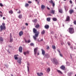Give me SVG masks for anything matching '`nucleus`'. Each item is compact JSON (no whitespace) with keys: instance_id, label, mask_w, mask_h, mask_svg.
I'll use <instances>...</instances> for the list:
<instances>
[{"instance_id":"f257e3e1","label":"nucleus","mask_w":76,"mask_h":76,"mask_svg":"<svg viewBox=\"0 0 76 76\" xmlns=\"http://www.w3.org/2000/svg\"><path fill=\"white\" fill-rule=\"evenodd\" d=\"M33 31L34 33L35 34V36H33V37L35 40H36L37 38V37L39 34V32L38 31H37V30L35 28H33Z\"/></svg>"},{"instance_id":"f03ea898","label":"nucleus","mask_w":76,"mask_h":76,"mask_svg":"<svg viewBox=\"0 0 76 76\" xmlns=\"http://www.w3.org/2000/svg\"><path fill=\"white\" fill-rule=\"evenodd\" d=\"M2 25L3 26L1 25L0 26V31H2L3 30H5L6 29V26H5V23H2Z\"/></svg>"},{"instance_id":"7ed1b4c3","label":"nucleus","mask_w":76,"mask_h":76,"mask_svg":"<svg viewBox=\"0 0 76 76\" xmlns=\"http://www.w3.org/2000/svg\"><path fill=\"white\" fill-rule=\"evenodd\" d=\"M69 32L71 34L74 33V29L73 28L70 27L69 28Z\"/></svg>"},{"instance_id":"20e7f679","label":"nucleus","mask_w":76,"mask_h":76,"mask_svg":"<svg viewBox=\"0 0 76 76\" xmlns=\"http://www.w3.org/2000/svg\"><path fill=\"white\" fill-rule=\"evenodd\" d=\"M53 62L56 64H58V62L57 61V59L55 58H53Z\"/></svg>"},{"instance_id":"39448f33","label":"nucleus","mask_w":76,"mask_h":76,"mask_svg":"<svg viewBox=\"0 0 76 76\" xmlns=\"http://www.w3.org/2000/svg\"><path fill=\"white\" fill-rule=\"evenodd\" d=\"M49 3H50L51 4H52L53 7H54L55 6V2H53L52 0H50V1H49Z\"/></svg>"},{"instance_id":"423d86ee","label":"nucleus","mask_w":76,"mask_h":76,"mask_svg":"<svg viewBox=\"0 0 76 76\" xmlns=\"http://www.w3.org/2000/svg\"><path fill=\"white\" fill-rule=\"evenodd\" d=\"M60 68L63 70H64L65 69V67L64 65H62L60 67Z\"/></svg>"},{"instance_id":"0eeeda50","label":"nucleus","mask_w":76,"mask_h":76,"mask_svg":"<svg viewBox=\"0 0 76 76\" xmlns=\"http://www.w3.org/2000/svg\"><path fill=\"white\" fill-rule=\"evenodd\" d=\"M37 50H38L37 48H36L34 49V54H35V55H36Z\"/></svg>"},{"instance_id":"6e6552de","label":"nucleus","mask_w":76,"mask_h":76,"mask_svg":"<svg viewBox=\"0 0 76 76\" xmlns=\"http://www.w3.org/2000/svg\"><path fill=\"white\" fill-rule=\"evenodd\" d=\"M37 74L38 76H42V75H43V73L42 72L40 73H37Z\"/></svg>"},{"instance_id":"1a4fd4ad","label":"nucleus","mask_w":76,"mask_h":76,"mask_svg":"<svg viewBox=\"0 0 76 76\" xmlns=\"http://www.w3.org/2000/svg\"><path fill=\"white\" fill-rule=\"evenodd\" d=\"M23 35V31H21L19 32V36L20 37L22 36V35Z\"/></svg>"},{"instance_id":"9d476101","label":"nucleus","mask_w":76,"mask_h":76,"mask_svg":"<svg viewBox=\"0 0 76 76\" xmlns=\"http://www.w3.org/2000/svg\"><path fill=\"white\" fill-rule=\"evenodd\" d=\"M18 55H15L14 56V57L15 60H18Z\"/></svg>"},{"instance_id":"9b49d317","label":"nucleus","mask_w":76,"mask_h":76,"mask_svg":"<svg viewBox=\"0 0 76 76\" xmlns=\"http://www.w3.org/2000/svg\"><path fill=\"white\" fill-rule=\"evenodd\" d=\"M70 20V18L69 16H67L66 17V21H69Z\"/></svg>"},{"instance_id":"f8f14e48","label":"nucleus","mask_w":76,"mask_h":76,"mask_svg":"<svg viewBox=\"0 0 76 76\" xmlns=\"http://www.w3.org/2000/svg\"><path fill=\"white\" fill-rule=\"evenodd\" d=\"M49 27V26L48 25H46L45 26V28L46 29H48Z\"/></svg>"},{"instance_id":"ddd939ff","label":"nucleus","mask_w":76,"mask_h":76,"mask_svg":"<svg viewBox=\"0 0 76 76\" xmlns=\"http://www.w3.org/2000/svg\"><path fill=\"white\" fill-rule=\"evenodd\" d=\"M19 52L21 53L22 52V47H20L19 48Z\"/></svg>"},{"instance_id":"4468645a","label":"nucleus","mask_w":76,"mask_h":76,"mask_svg":"<svg viewBox=\"0 0 76 76\" xmlns=\"http://www.w3.org/2000/svg\"><path fill=\"white\" fill-rule=\"evenodd\" d=\"M55 10H51L50 12V13H52L53 14H54Z\"/></svg>"},{"instance_id":"2eb2a0df","label":"nucleus","mask_w":76,"mask_h":76,"mask_svg":"<svg viewBox=\"0 0 76 76\" xmlns=\"http://www.w3.org/2000/svg\"><path fill=\"white\" fill-rule=\"evenodd\" d=\"M57 51H58V52H59V55H60V56H61V57H63V55L61 54V52L59 50H57Z\"/></svg>"},{"instance_id":"dca6fc26","label":"nucleus","mask_w":76,"mask_h":76,"mask_svg":"<svg viewBox=\"0 0 76 76\" xmlns=\"http://www.w3.org/2000/svg\"><path fill=\"white\" fill-rule=\"evenodd\" d=\"M41 50L42 51V54L43 55H45V52L44 50L43 49H42Z\"/></svg>"},{"instance_id":"f3484780","label":"nucleus","mask_w":76,"mask_h":76,"mask_svg":"<svg viewBox=\"0 0 76 76\" xmlns=\"http://www.w3.org/2000/svg\"><path fill=\"white\" fill-rule=\"evenodd\" d=\"M45 7V6L44 5H42L41 6V8L42 9H44Z\"/></svg>"},{"instance_id":"a211bd4d","label":"nucleus","mask_w":76,"mask_h":76,"mask_svg":"<svg viewBox=\"0 0 76 76\" xmlns=\"http://www.w3.org/2000/svg\"><path fill=\"white\" fill-rule=\"evenodd\" d=\"M45 57L48 58L50 57V56L47 53H46L45 55Z\"/></svg>"},{"instance_id":"6ab92c4d","label":"nucleus","mask_w":76,"mask_h":76,"mask_svg":"<svg viewBox=\"0 0 76 76\" xmlns=\"http://www.w3.org/2000/svg\"><path fill=\"white\" fill-rule=\"evenodd\" d=\"M4 40V39H3V37H0V41H1V42H3Z\"/></svg>"},{"instance_id":"aec40b11","label":"nucleus","mask_w":76,"mask_h":76,"mask_svg":"<svg viewBox=\"0 0 76 76\" xmlns=\"http://www.w3.org/2000/svg\"><path fill=\"white\" fill-rule=\"evenodd\" d=\"M51 18H50L49 17L47 18V20L48 22H50V20Z\"/></svg>"},{"instance_id":"412c9836","label":"nucleus","mask_w":76,"mask_h":76,"mask_svg":"<svg viewBox=\"0 0 76 76\" xmlns=\"http://www.w3.org/2000/svg\"><path fill=\"white\" fill-rule=\"evenodd\" d=\"M37 21V19H34L33 20V22L34 23H36Z\"/></svg>"},{"instance_id":"4be33fe9","label":"nucleus","mask_w":76,"mask_h":76,"mask_svg":"<svg viewBox=\"0 0 76 76\" xmlns=\"http://www.w3.org/2000/svg\"><path fill=\"white\" fill-rule=\"evenodd\" d=\"M39 27V24H37L36 25V26H35V27L36 28H38Z\"/></svg>"},{"instance_id":"5701e85b","label":"nucleus","mask_w":76,"mask_h":76,"mask_svg":"<svg viewBox=\"0 0 76 76\" xmlns=\"http://www.w3.org/2000/svg\"><path fill=\"white\" fill-rule=\"evenodd\" d=\"M53 20L54 21H56L57 20V19L56 18H53Z\"/></svg>"},{"instance_id":"b1692460","label":"nucleus","mask_w":76,"mask_h":76,"mask_svg":"<svg viewBox=\"0 0 76 76\" xmlns=\"http://www.w3.org/2000/svg\"><path fill=\"white\" fill-rule=\"evenodd\" d=\"M69 12L71 14H72V13H74V11L73 10H70L69 11Z\"/></svg>"},{"instance_id":"393cba45","label":"nucleus","mask_w":76,"mask_h":76,"mask_svg":"<svg viewBox=\"0 0 76 76\" xmlns=\"http://www.w3.org/2000/svg\"><path fill=\"white\" fill-rule=\"evenodd\" d=\"M57 72L58 73H61V74H62V72L60 70H57Z\"/></svg>"},{"instance_id":"a878e982","label":"nucleus","mask_w":76,"mask_h":76,"mask_svg":"<svg viewBox=\"0 0 76 76\" xmlns=\"http://www.w3.org/2000/svg\"><path fill=\"white\" fill-rule=\"evenodd\" d=\"M45 33V31L44 30H43L41 32V34H44Z\"/></svg>"},{"instance_id":"bb28decb","label":"nucleus","mask_w":76,"mask_h":76,"mask_svg":"<svg viewBox=\"0 0 76 76\" xmlns=\"http://www.w3.org/2000/svg\"><path fill=\"white\" fill-rule=\"evenodd\" d=\"M9 13H11V14H12V13H13V11L12 10L9 11Z\"/></svg>"},{"instance_id":"cd10ccee","label":"nucleus","mask_w":76,"mask_h":76,"mask_svg":"<svg viewBox=\"0 0 76 76\" xmlns=\"http://www.w3.org/2000/svg\"><path fill=\"white\" fill-rule=\"evenodd\" d=\"M25 7H28V6H29V4H28V3H26V4H25Z\"/></svg>"},{"instance_id":"c85d7f7f","label":"nucleus","mask_w":76,"mask_h":76,"mask_svg":"<svg viewBox=\"0 0 76 76\" xmlns=\"http://www.w3.org/2000/svg\"><path fill=\"white\" fill-rule=\"evenodd\" d=\"M59 13H63V11L62 10H59Z\"/></svg>"},{"instance_id":"c756f323","label":"nucleus","mask_w":76,"mask_h":76,"mask_svg":"<svg viewBox=\"0 0 76 76\" xmlns=\"http://www.w3.org/2000/svg\"><path fill=\"white\" fill-rule=\"evenodd\" d=\"M47 71L48 72H49L50 71V68L49 67L47 69Z\"/></svg>"},{"instance_id":"7c9ffc66","label":"nucleus","mask_w":76,"mask_h":76,"mask_svg":"<svg viewBox=\"0 0 76 76\" xmlns=\"http://www.w3.org/2000/svg\"><path fill=\"white\" fill-rule=\"evenodd\" d=\"M52 48H53V49H55L56 48V46H55V45H52Z\"/></svg>"},{"instance_id":"2f4dec72","label":"nucleus","mask_w":76,"mask_h":76,"mask_svg":"<svg viewBox=\"0 0 76 76\" xmlns=\"http://www.w3.org/2000/svg\"><path fill=\"white\" fill-rule=\"evenodd\" d=\"M10 42H13V39L12 38H10Z\"/></svg>"},{"instance_id":"473e14b6","label":"nucleus","mask_w":76,"mask_h":76,"mask_svg":"<svg viewBox=\"0 0 76 76\" xmlns=\"http://www.w3.org/2000/svg\"><path fill=\"white\" fill-rule=\"evenodd\" d=\"M21 60H22V58H20V61H19V63L20 64H21L22 63V62L21 61Z\"/></svg>"},{"instance_id":"72a5a7b5","label":"nucleus","mask_w":76,"mask_h":76,"mask_svg":"<svg viewBox=\"0 0 76 76\" xmlns=\"http://www.w3.org/2000/svg\"><path fill=\"white\" fill-rule=\"evenodd\" d=\"M67 65V66H69L70 63L69 62H66Z\"/></svg>"},{"instance_id":"f704fd0d","label":"nucleus","mask_w":76,"mask_h":76,"mask_svg":"<svg viewBox=\"0 0 76 76\" xmlns=\"http://www.w3.org/2000/svg\"><path fill=\"white\" fill-rule=\"evenodd\" d=\"M0 6L1 7H3L4 6V5H3L2 3H0Z\"/></svg>"},{"instance_id":"c9c22d12","label":"nucleus","mask_w":76,"mask_h":76,"mask_svg":"<svg viewBox=\"0 0 76 76\" xmlns=\"http://www.w3.org/2000/svg\"><path fill=\"white\" fill-rule=\"evenodd\" d=\"M19 18L20 19H21V18H22V15H20L19 16Z\"/></svg>"},{"instance_id":"e433bc0d","label":"nucleus","mask_w":76,"mask_h":76,"mask_svg":"<svg viewBox=\"0 0 76 76\" xmlns=\"http://www.w3.org/2000/svg\"><path fill=\"white\" fill-rule=\"evenodd\" d=\"M30 45L31 46H34V44L32 43H31Z\"/></svg>"},{"instance_id":"4c0bfd02","label":"nucleus","mask_w":76,"mask_h":76,"mask_svg":"<svg viewBox=\"0 0 76 76\" xmlns=\"http://www.w3.org/2000/svg\"><path fill=\"white\" fill-rule=\"evenodd\" d=\"M73 23L75 25H76V20H75L73 22Z\"/></svg>"},{"instance_id":"58836bf2","label":"nucleus","mask_w":76,"mask_h":76,"mask_svg":"<svg viewBox=\"0 0 76 76\" xmlns=\"http://www.w3.org/2000/svg\"><path fill=\"white\" fill-rule=\"evenodd\" d=\"M67 44H68V45L69 46H70V42H67Z\"/></svg>"},{"instance_id":"ea45409f","label":"nucleus","mask_w":76,"mask_h":76,"mask_svg":"<svg viewBox=\"0 0 76 76\" xmlns=\"http://www.w3.org/2000/svg\"><path fill=\"white\" fill-rule=\"evenodd\" d=\"M28 3H29L30 4H31V3H32V2L31 1H28Z\"/></svg>"},{"instance_id":"a19ab883","label":"nucleus","mask_w":76,"mask_h":76,"mask_svg":"<svg viewBox=\"0 0 76 76\" xmlns=\"http://www.w3.org/2000/svg\"><path fill=\"white\" fill-rule=\"evenodd\" d=\"M25 25L27 26H28V23H25Z\"/></svg>"},{"instance_id":"79ce46f5","label":"nucleus","mask_w":76,"mask_h":76,"mask_svg":"<svg viewBox=\"0 0 76 76\" xmlns=\"http://www.w3.org/2000/svg\"><path fill=\"white\" fill-rule=\"evenodd\" d=\"M69 2H70V3H71V4H72V2L71 0H70L69 1Z\"/></svg>"},{"instance_id":"37998d69","label":"nucleus","mask_w":76,"mask_h":76,"mask_svg":"<svg viewBox=\"0 0 76 76\" xmlns=\"http://www.w3.org/2000/svg\"><path fill=\"white\" fill-rule=\"evenodd\" d=\"M70 48H71V49L72 50H73V47H72V46H71V47H70Z\"/></svg>"},{"instance_id":"c03bdc74","label":"nucleus","mask_w":76,"mask_h":76,"mask_svg":"<svg viewBox=\"0 0 76 76\" xmlns=\"http://www.w3.org/2000/svg\"><path fill=\"white\" fill-rule=\"evenodd\" d=\"M47 50L49 49V46H48L47 47Z\"/></svg>"},{"instance_id":"a18cd8bd","label":"nucleus","mask_w":76,"mask_h":76,"mask_svg":"<svg viewBox=\"0 0 76 76\" xmlns=\"http://www.w3.org/2000/svg\"><path fill=\"white\" fill-rule=\"evenodd\" d=\"M31 42V41L30 40H28V43H30Z\"/></svg>"},{"instance_id":"49530a36","label":"nucleus","mask_w":76,"mask_h":76,"mask_svg":"<svg viewBox=\"0 0 76 76\" xmlns=\"http://www.w3.org/2000/svg\"><path fill=\"white\" fill-rule=\"evenodd\" d=\"M25 55H26V52H24L23 53Z\"/></svg>"},{"instance_id":"de8ad7c7","label":"nucleus","mask_w":76,"mask_h":76,"mask_svg":"<svg viewBox=\"0 0 76 76\" xmlns=\"http://www.w3.org/2000/svg\"><path fill=\"white\" fill-rule=\"evenodd\" d=\"M26 54H29V51H27L26 52Z\"/></svg>"},{"instance_id":"09e8293b","label":"nucleus","mask_w":76,"mask_h":76,"mask_svg":"<svg viewBox=\"0 0 76 76\" xmlns=\"http://www.w3.org/2000/svg\"><path fill=\"white\" fill-rule=\"evenodd\" d=\"M0 16H1V17H2L3 15L1 14H0Z\"/></svg>"},{"instance_id":"8fccbe9b","label":"nucleus","mask_w":76,"mask_h":76,"mask_svg":"<svg viewBox=\"0 0 76 76\" xmlns=\"http://www.w3.org/2000/svg\"><path fill=\"white\" fill-rule=\"evenodd\" d=\"M27 68H28V72H29V66H27Z\"/></svg>"},{"instance_id":"3c124183","label":"nucleus","mask_w":76,"mask_h":76,"mask_svg":"<svg viewBox=\"0 0 76 76\" xmlns=\"http://www.w3.org/2000/svg\"><path fill=\"white\" fill-rule=\"evenodd\" d=\"M10 38H12V34L11 33L10 34Z\"/></svg>"},{"instance_id":"603ef678","label":"nucleus","mask_w":76,"mask_h":76,"mask_svg":"<svg viewBox=\"0 0 76 76\" xmlns=\"http://www.w3.org/2000/svg\"><path fill=\"white\" fill-rule=\"evenodd\" d=\"M9 48H11V47H12V46H11L9 45Z\"/></svg>"},{"instance_id":"864d4df0","label":"nucleus","mask_w":76,"mask_h":76,"mask_svg":"<svg viewBox=\"0 0 76 76\" xmlns=\"http://www.w3.org/2000/svg\"><path fill=\"white\" fill-rule=\"evenodd\" d=\"M3 19H4V20L5 19H6V18H5V17H3Z\"/></svg>"},{"instance_id":"5fc2aeb1","label":"nucleus","mask_w":76,"mask_h":76,"mask_svg":"<svg viewBox=\"0 0 76 76\" xmlns=\"http://www.w3.org/2000/svg\"><path fill=\"white\" fill-rule=\"evenodd\" d=\"M17 62H18V63H19V60H17Z\"/></svg>"},{"instance_id":"6e6d98bb","label":"nucleus","mask_w":76,"mask_h":76,"mask_svg":"<svg viewBox=\"0 0 76 76\" xmlns=\"http://www.w3.org/2000/svg\"><path fill=\"white\" fill-rule=\"evenodd\" d=\"M48 16H51V14H48Z\"/></svg>"},{"instance_id":"4d7b16f0","label":"nucleus","mask_w":76,"mask_h":76,"mask_svg":"<svg viewBox=\"0 0 76 76\" xmlns=\"http://www.w3.org/2000/svg\"><path fill=\"white\" fill-rule=\"evenodd\" d=\"M25 42L26 43H27V41H26V39H25Z\"/></svg>"},{"instance_id":"13d9d810","label":"nucleus","mask_w":76,"mask_h":76,"mask_svg":"<svg viewBox=\"0 0 76 76\" xmlns=\"http://www.w3.org/2000/svg\"><path fill=\"white\" fill-rule=\"evenodd\" d=\"M47 9H48V10H49V9H50L48 7H47Z\"/></svg>"},{"instance_id":"bf43d9fd","label":"nucleus","mask_w":76,"mask_h":76,"mask_svg":"<svg viewBox=\"0 0 76 76\" xmlns=\"http://www.w3.org/2000/svg\"><path fill=\"white\" fill-rule=\"evenodd\" d=\"M36 2H37L38 1V0H34Z\"/></svg>"},{"instance_id":"052dcab7","label":"nucleus","mask_w":76,"mask_h":76,"mask_svg":"<svg viewBox=\"0 0 76 76\" xmlns=\"http://www.w3.org/2000/svg\"><path fill=\"white\" fill-rule=\"evenodd\" d=\"M43 41V39H42L40 40V41Z\"/></svg>"},{"instance_id":"680f3d73","label":"nucleus","mask_w":76,"mask_h":76,"mask_svg":"<svg viewBox=\"0 0 76 76\" xmlns=\"http://www.w3.org/2000/svg\"><path fill=\"white\" fill-rule=\"evenodd\" d=\"M70 26V27H72V25H71Z\"/></svg>"},{"instance_id":"e2e57ef3","label":"nucleus","mask_w":76,"mask_h":76,"mask_svg":"<svg viewBox=\"0 0 76 76\" xmlns=\"http://www.w3.org/2000/svg\"><path fill=\"white\" fill-rule=\"evenodd\" d=\"M0 13H1V14H2V12H1V11H0Z\"/></svg>"},{"instance_id":"0e129e2a","label":"nucleus","mask_w":76,"mask_h":76,"mask_svg":"<svg viewBox=\"0 0 76 76\" xmlns=\"http://www.w3.org/2000/svg\"><path fill=\"white\" fill-rule=\"evenodd\" d=\"M37 55H39V53H38Z\"/></svg>"},{"instance_id":"69168bd1","label":"nucleus","mask_w":76,"mask_h":76,"mask_svg":"<svg viewBox=\"0 0 76 76\" xmlns=\"http://www.w3.org/2000/svg\"><path fill=\"white\" fill-rule=\"evenodd\" d=\"M70 56L71 57V58H72V55H70Z\"/></svg>"},{"instance_id":"338daca9","label":"nucleus","mask_w":76,"mask_h":76,"mask_svg":"<svg viewBox=\"0 0 76 76\" xmlns=\"http://www.w3.org/2000/svg\"><path fill=\"white\" fill-rule=\"evenodd\" d=\"M63 27H64V24H63Z\"/></svg>"},{"instance_id":"774afa93","label":"nucleus","mask_w":76,"mask_h":76,"mask_svg":"<svg viewBox=\"0 0 76 76\" xmlns=\"http://www.w3.org/2000/svg\"><path fill=\"white\" fill-rule=\"evenodd\" d=\"M71 76V75H69V76Z\"/></svg>"}]
</instances>
